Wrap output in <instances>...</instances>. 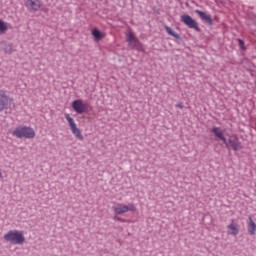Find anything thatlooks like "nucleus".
<instances>
[{"mask_svg": "<svg viewBox=\"0 0 256 256\" xmlns=\"http://www.w3.org/2000/svg\"><path fill=\"white\" fill-rule=\"evenodd\" d=\"M13 137L17 139H35V130L29 126H18L12 131Z\"/></svg>", "mask_w": 256, "mask_h": 256, "instance_id": "1", "label": "nucleus"}, {"mask_svg": "<svg viewBox=\"0 0 256 256\" xmlns=\"http://www.w3.org/2000/svg\"><path fill=\"white\" fill-rule=\"evenodd\" d=\"M4 241H6V243H12L13 245H23V243H25V235L23 231L10 230L4 234Z\"/></svg>", "mask_w": 256, "mask_h": 256, "instance_id": "2", "label": "nucleus"}, {"mask_svg": "<svg viewBox=\"0 0 256 256\" xmlns=\"http://www.w3.org/2000/svg\"><path fill=\"white\" fill-rule=\"evenodd\" d=\"M112 210L114 211L115 215H125V213H129V211L135 213V211H137V207L133 203H114Z\"/></svg>", "mask_w": 256, "mask_h": 256, "instance_id": "3", "label": "nucleus"}, {"mask_svg": "<svg viewBox=\"0 0 256 256\" xmlns=\"http://www.w3.org/2000/svg\"><path fill=\"white\" fill-rule=\"evenodd\" d=\"M65 119L66 121H68V125L70 126L71 132L73 133L75 138L79 139V141H83V134H81V130L77 127V124L75 123V120L71 117V115L65 114Z\"/></svg>", "mask_w": 256, "mask_h": 256, "instance_id": "4", "label": "nucleus"}, {"mask_svg": "<svg viewBox=\"0 0 256 256\" xmlns=\"http://www.w3.org/2000/svg\"><path fill=\"white\" fill-rule=\"evenodd\" d=\"M126 41L132 47V49H137V51H143V44L135 37L132 31L126 33Z\"/></svg>", "mask_w": 256, "mask_h": 256, "instance_id": "5", "label": "nucleus"}, {"mask_svg": "<svg viewBox=\"0 0 256 256\" xmlns=\"http://www.w3.org/2000/svg\"><path fill=\"white\" fill-rule=\"evenodd\" d=\"M227 235H232L233 237H236V235H239V231H241V226L239 225V222L237 220L232 219L231 222L226 226Z\"/></svg>", "mask_w": 256, "mask_h": 256, "instance_id": "6", "label": "nucleus"}, {"mask_svg": "<svg viewBox=\"0 0 256 256\" xmlns=\"http://www.w3.org/2000/svg\"><path fill=\"white\" fill-rule=\"evenodd\" d=\"M181 21L182 23H184V25L189 27V29H194V31H199V24H197V21H195L193 17L185 14L181 16Z\"/></svg>", "mask_w": 256, "mask_h": 256, "instance_id": "7", "label": "nucleus"}, {"mask_svg": "<svg viewBox=\"0 0 256 256\" xmlns=\"http://www.w3.org/2000/svg\"><path fill=\"white\" fill-rule=\"evenodd\" d=\"M72 108L74 109V111L76 113L81 115V114L85 113V111H87V104L83 103V100H81V99L74 100L72 102Z\"/></svg>", "mask_w": 256, "mask_h": 256, "instance_id": "8", "label": "nucleus"}, {"mask_svg": "<svg viewBox=\"0 0 256 256\" xmlns=\"http://www.w3.org/2000/svg\"><path fill=\"white\" fill-rule=\"evenodd\" d=\"M25 6L29 11H39L43 7L41 0H26Z\"/></svg>", "mask_w": 256, "mask_h": 256, "instance_id": "9", "label": "nucleus"}, {"mask_svg": "<svg viewBox=\"0 0 256 256\" xmlns=\"http://www.w3.org/2000/svg\"><path fill=\"white\" fill-rule=\"evenodd\" d=\"M9 101H13V99L9 98L5 90L0 89V112L7 109V103H9Z\"/></svg>", "mask_w": 256, "mask_h": 256, "instance_id": "10", "label": "nucleus"}, {"mask_svg": "<svg viewBox=\"0 0 256 256\" xmlns=\"http://www.w3.org/2000/svg\"><path fill=\"white\" fill-rule=\"evenodd\" d=\"M227 143L232 147L233 151H241V149H243V144L239 142L237 135L231 136Z\"/></svg>", "mask_w": 256, "mask_h": 256, "instance_id": "11", "label": "nucleus"}, {"mask_svg": "<svg viewBox=\"0 0 256 256\" xmlns=\"http://www.w3.org/2000/svg\"><path fill=\"white\" fill-rule=\"evenodd\" d=\"M212 133L215 135V137L220 139V141H223L226 147H229V144L227 143V138H225V131H223V129H221L220 127H213Z\"/></svg>", "mask_w": 256, "mask_h": 256, "instance_id": "12", "label": "nucleus"}, {"mask_svg": "<svg viewBox=\"0 0 256 256\" xmlns=\"http://www.w3.org/2000/svg\"><path fill=\"white\" fill-rule=\"evenodd\" d=\"M195 13H197V15H199L200 19H202V21H206V23H208V25H213V19H211L210 15H207V13L201 11V10H195Z\"/></svg>", "mask_w": 256, "mask_h": 256, "instance_id": "13", "label": "nucleus"}, {"mask_svg": "<svg viewBox=\"0 0 256 256\" xmlns=\"http://www.w3.org/2000/svg\"><path fill=\"white\" fill-rule=\"evenodd\" d=\"M92 36L94 37V40L96 42H99V41H101V39H104L105 34L103 32H101L99 29L94 28L92 30Z\"/></svg>", "mask_w": 256, "mask_h": 256, "instance_id": "14", "label": "nucleus"}, {"mask_svg": "<svg viewBox=\"0 0 256 256\" xmlns=\"http://www.w3.org/2000/svg\"><path fill=\"white\" fill-rule=\"evenodd\" d=\"M248 232L250 235H255L256 233V224L251 216H249Z\"/></svg>", "mask_w": 256, "mask_h": 256, "instance_id": "15", "label": "nucleus"}, {"mask_svg": "<svg viewBox=\"0 0 256 256\" xmlns=\"http://www.w3.org/2000/svg\"><path fill=\"white\" fill-rule=\"evenodd\" d=\"M9 29V26H7V23L3 22V20L0 19V35H5Z\"/></svg>", "mask_w": 256, "mask_h": 256, "instance_id": "16", "label": "nucleus"}, {"mask_svg": "<svg viewBox=\"0 0 256 256\" xmlns=\"http://www.w3.org/2000/svg\"><path fill=\"white\" fill-rule=\"evenodd\" d=\"M166 32L168 33V35H171L172 37H175V39H179V34L175 33L173 31V29H171V27L169 26H165Z\"/></svg>", "mask_w": 256, "mask_h": 256, "instance_id": "17", "label": "nucleus"}, {"mask_svg": "<svg viewBox=\"0 0 256 256\" xmlns=\"http://www.w3.org/2000/svg\"><path fill=\"white\" fill-rule=\"evenodd\" d=\"M238 45L242 51H246L247 47L245 46V41L241 40V38L237 39Z\"/></svg>", "mask_w": 256, "mask_h": 256, "instance_id": "18", "label": "nucleus"}, {"mask_svg": "<svg viewBox=\"0 0 256 256\" xmlns=\"http://www.w3.org/2000/svg\"><path fill=\"white\" fill-rule=\"evenodd\" d=\"M176 107H178L179 109H183V104H177Z\"/></svg>", "mask_w": 256, "mask_h": 256, "instance_id": "19", "label": "nucleus"}, {"mask_svg": "<svg viewBox=\"0 0 256 256\" xmlns=\"http://www.w3.org/2000/svg\"><path fill=\"white\" fill-rule=\"evenodd\" d=\"M115 221H121V218H119L118 216H114Z\"/></svg>", "mask_w": 256, "mask_h": 256, "instance_id": "20", "label": "nucleus"}, {"mask_svg": "<svg viewBox=\"0 0 256 256\" xmlns=\"http://www.w3.org/2000/svg\"><path fill=\"white\" fill-rule=\"evenodd\" d=\"M6 53H13L12 50H5Z\"/></svg>", "mask_w": 256, "mask_h": 256, "instance_id": "21", "label": "nucleus"}, {"mask_svg": "<svg viewBox=\"0 0 256 256\" xmlns=\"http://www.w3.org/2000/svg\"><path fill=\"white\" fill-rule=\"evenodd\" d=\"M0 179H3V173L0 170Z\"/></svg>", "mask_w": 256, "mask_h": 256, "instance_id": "22", "label": "nucleus"}]
</instances>
